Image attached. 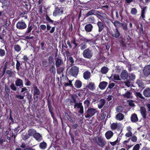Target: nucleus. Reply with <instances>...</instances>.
Returning <instances> with one entry per match:
<instances>
[{"instance_id": "09e8293b", "label": "nucleus", "mask_w": 150, "mask_h": 150, "mask_svg": "<svg viewBox=\"0 0 150 150\" xmlns=\"http://www.w3.org/2000/svg\"><path fill=\"white\" fill-rule=\"evenodd\" d=\"M111 22L113 23L114 25L116 28H117L118 27H120V25H121L122 23H121L117 21H115L114 22L112 21H111Z\"/></svg>"}, {"instance_id": "ea45409f", "label": "nucleus", "mask_w": 150, "mask_h": 150, "mask_svg": "<svg viewBox=\"0 0 150 150\" xmlns=\"http://www.w3.org/2000/svg\"><path fill=\"white\" fill-rule=\"evenodd\" d=\"M39 146L41 149H45L47 146V144L45 142H43L40 144Z\"/></svg>"}, {"instance_id": "20e7f679", "label": "nucleus", "mask_w": 150, "mask_h": 150, "mask_svg": "<svg viewBox=\"0 0 150 150\" xmlns=\"http://www.w3.org/2000/svg\"><path fill=\"white\" fill-rule=\"evenodd\" d=\"M97 109L91 108H88L85 113V116L86 118L92 117L97 112Z\"/></svg>"}, {"instance_id": "37998d69", "label": "nucleus", "mask_w": 150, "mask_h": 150, "mask_svg": "<svg viewBox=\"0 0 150 150\" xmlns=\"http://www.w3.org/2000/svg\"><path fill=\"white\" fill-rule=\"evenodd\" d=\"M48 60L49 64L50 65L52 64H53V65H54V58L53 56H49Z\"/></svg>"}, {"instance_id": "c85d7f7f", "label": "nucleus", "mask_w": 150, "mask_h": 150, "mask_svg": "<svg viewBox=\"0 0 150 150\" xmlns=\"http://www.w3.org/2000/svg\"><path fill=\"white\" fill-rule=\"evenodd\" d=\"M93 3H91V2L89 3V4H88L87 6H88V8L89 9H91L92 8L95 9H98L99 8V6L97 5L95 6H94L93 5H92Z\"/></svg>"}, {"instance_id": "a211bd4d", "label": "nucleus", "mask_w": 150, "mask_h": 150, "mask_svg": "<svg viewBox=\"0 0 150 150\" xmlns=\"http://www.w3.org/2000/svg\"><path fill=\"white\" fill-rule=\"evenodd\" d=\"M143 94L146 97H150V88H146L143 91Z\"/></svg>"}, {"instance_id": "0e129e2a", "label": "nucleus", "mask_w": 150, "mask_h": 150, "mask_svg": "<svg viewBox=\"0 0 150 150\" xmlns=\"http://www.w3.org/2000/svg\"><path fill=\"white\" fill-rule=\"evenodd\" d=\"M5 55V50L2 49H0V56L3 57Z\"/></svg>"}, {"instance_id": "de8ad7c7", "label": "nucleus", "mask_w": 150, "mask_h": 150, "mask_svg": "<svg viewBox=\"0 0 150 150\" xmlns=\"http://www.w3.org/2000/svg\"><path fill=\"white\" fill-rule=\"evenodd\" d=\"M122 27V29L124 31L128 29L127 24L125 22L122 23L121 25H120V27Z\"/></svg>"}, {"instance_id": "338daca9", "label": "nucleus", "mask_w": 150, "mask_h": 150, "mask_svg": "<svg viewBox=\"0 0 150 150\" xmlns=\"http://www.w3.org/2000/svg\"><path fill=\"white\" fill-rule=\"evenodd\" d=\"M14 49L17 52H19L21 50L20 47L18 45H15L14 46Z\"/></svg>"}, {"instance_id": "f257e3e1", "label": "nucleus", "mask_w": 150, "mask_h": 150, "mask_svg": "<svg viewBox=\"0 0 150 150\" xmlns=\"http://www.w3.org/2000/svg\"><path fill=\"white\" fill-rule=\"evenodd\" d=\"M77 95L76 94L71 95L70 99V104L72 106H73L75 109H79L78 113L81 115H83L84 113L83 107L82 103L80 102H78L76 100Z\"/></svg>"}, {"instance_id": "c756f323", "label": "nucleus", "mask_w": 150, "mask_h": 150, "mask_svg": "<svg viewBox=\"0 0 150 150\" xmlns=\"http://www.w3.org/2000/svg\"><path fill=\"white\" fill-rule=\"evenodd\" d=\"M108 84V82L103 81L100 83L99 87L101 89L103 90L105 88Z\"/></svg>"}, {"instance_id": "9b49d317", "label": "nucleus", "mask_w": 150, "mask_h": 150, "mask_svg": "<svg viewBox=\"0 0 150 150\" xmlns=\"http://www.w3.org/2000/svg\"><path fill=\"white\" fill-rule=\"evenodd\" d=\"M65 54L67 58V62L70 63L71 65L74 64V60L73 57L71 56V53L68 50L65 51Z\"/></svg>"}, {"instance_id": "4be33fe9", "label": "nucleus", "mask_w": 150, "mask_h": 150, "mask_svg": "<svg viewBox=\"0 0 150 150\" xmlns=\"http://www.w3.org/2000/svg\"><path fill=\"white\" fill-rule=\"evenodd\" d=\"M128 74L125 70H123L121 72L120 74L121 78L123 80H125L128 77Z\"/></svg>"}, {"instance_id": "7c9ffc66", "label": "nucleus", "mask_w": 150, "mask_h": 150, "mask_svg": "<svg viewBox=\"0 0 150 150\" xmlns=\"http://www.w3.org/2000/svg\"><path fill=\"white\" fill-rule=\"evenodd\" d=\"M87 87L91 91H93L95 89V84L94 82H91L88 84Z\"/></svg>"}, {"instance_id": "5701e85b", "label": "nucleus", "mask_w": 150, "mask_h": 150, "mask_svg": "<svg viewBox=\"0 0 150 150\" xmlns=\"http://www.w3.org/2000/svg\"><path fill=\"white\" fill-rule=\"evenodd\" d=\"M55 64L57 68H58L63 64V61L62 59L57 58L56 59Z\"/></svg>"}, {"instance_id": "f03ea898", "label": "nucleus", "mask_w": 150, "mask_h": 150, "mask_svg": "<svg viewBox=\"0 0 150 150\" xmlns=\"http://www.w3.org/2000/svg\"><path fill=\"white\" fill-rule=\"evenodd\" d=\"M94 143L101 147H103L106 144V141L102 137H96L94 139Z\"/></svg>"}, {"instance_id": "393cba45", "label": "nucleus", "mask_w": 150, "mask_h": 150, "mask_svg": "<svg viewBox=\"0 0 150 150\" xmlns=\"http://www.w3.org/2000/svg\"><path fill=\"white\" fill-rule=\"evenodd\" d=\"M4 96L6 98H9L10 95V89L9 87L5 85V86Z\"/></svg>"}, {"instance_id": "1a4fd4ad", "label": "nucleus", "mask_w": 150, "mask_h": 150, "mask_svg": "<svg viewBox=\"0 0 150 150\" xmlns=\"http://www.w3.org/2000/svg\"><path fill=\"white\" fill-rule=\"evenodd\" d=\"M79 71V68L74 66L70 69L69 73L70 75L72 76H77Z\"/></svg>"}, {"instance_id": "5fc2aeb1", "label": "nucleus", "mask_w": 150, "mask_h": 150, "mask_svg": "<svg viewBox=\"0 0 150 150\" xmlns=\"http://www.w3.org/2000/svg\"><path fill=\"white\" fill-rule=\"evenodd\" d=\"M123 108L122 106H118L116 108V111L119 113L123 112Z\"/></svg>"}, {"instance_id": "2eb2a0df", "label": "nucleus", "mask_w": 150, "mask_h": 150, "mask_svg": "<svg viewBox=\"0 0 150 150\" xmlns=\"http://www.w3.org/2000/svg\"><path fill=\"white\" fill-rule=\"evenodd\" d=\"M140 112L142 117L144 119L146 117V108L143 106L140 108Z\"/></svg>"}, {"instance_id": "3c124183", "label": "nucleus", "mask_w": 150, "mask_h": 150, "mask_svg": "<svg viewBox=\"0 0 150 150\" xmlns=\"http://www.w3.org/2000/svg\"><path fill=\"white\" fill-rule=\"evenodd\" d=\"M68 80V83H64V86L65 87H67V86H70L71 87H73L74 86L72 84V81L69 80V79L67 78Z\"/></svg>"}, {"instance_id": "39448f33", "label": "nucleus", "mask_w": 150, "mask_h": 150, "mask_svg": "<svg viewBox=\"0 0 150 150\" xmlns=\"http://www.w3.org/2000/svg\"><path fill=\"white\" fill-rule=\"evenodd\" d=\"M65 116L71 123H73L75 120V116L70 111L64 112Z\"/></svg>"}, {"instance_id": "13d9d810", "label": "nucleus", "mask_w": 150, "mask_h": 150, "mask_svg": "<svg viewBox=\"0 0 150 150\" xmlns=\"http://www.w3.org/2000/svg\"><path fill=\"white\" fill-rule=\"evenodd\" d=\"M129 80L133 81L135 79V75L134 74L131 73L129 76Z\"/></svg>"}, {"instance_id": "4d7b16f0", "label": "nucleus", "mask_w": 150, "mask_h": 150, "mask_svg": "<svg viewBox=\"0 0 150 150\" xmlns=\"http://www.w3.org/2000/svg\"><path fill=\"white\" fill-rule=\"evenodd\" d=\"M46 20L49 23H53L54 21L51 19L49 16L47 15L45 16Z\"/></svg>"}, {"instance_id": "aec40b11", "label": "nucleus", "mask_w": 150, "mask_h": 150, "mask_svg": "<svg viewBox=\"0 0 150 150\" xmlns=\"http://www.w3.org/2000/svg\"><path fill=\"white\" fill-rule=\"evenodd\" d=\"M97 24L98 28V32H100L102 31L103 30L104 27L103 23L100 21H99L97 23Z\"/></svg>"}, {"instance_id": "6ab92c4d", "label": "nucleus", "mask_w": 150, "mask_h": 150, "mask_svg": "<svg viewBox=\"0 0 150 150\" xmlns=\"http://www.w3.org/2000/svg\"><path fill=\"white\" fill-rule=\"evenodd\" d=\"M131 120L132 122H136L138 121V118L136 113L132 114L130 117Z\"/></svg>"}, {"instance_id": "58836bf2", "label": "nucleus", "mask_w": 150, "mask_h": 150, "mask_svg": "<svg viewBox=\"0 0 150 150\" xmlns=\"http://www.w3.org/2000/svg\"><path fill=\"white\" fill-rule=\"evenodd\" d=\"M80 40L82 42H84L87 43L88 42H93V39H88L84 37L81 36V38L80 39Z\"/></svg>"}, {"instance_id": "864d4df0", "label": "nucleus", "mask_w": 150, "mask_h": 150, "mask_svg": "<svg viewBox=\"0 0 150 150\" xmlns=\"http://www.w3.org/2000/svg\"><path fill=\"white\" fill-rule=\"evenodd\" d=\"M26 96L29 102H31L32 101V94L29 92H28L26 93Z\"/></svg>"}, {"instance_id": "4468645a", "label": "nucleus", "mask_w": 150, "mask_h": 150, "mask_svg": "<svg viewBox=\"0 0 150 150\" xmlns=\"http://www.w3.org/2000/svg\"><path fill=\"white\" fill-rule=\"evenodd\" d=\"M113 32H112L111 35L113 37L117 38L119 37L121 34L117 28H116L113 30Z\"/></svg>"}, {"instance_id": "f8f14e48", "label": "nucleus", "mask_w": 150, "mask_h": 150, "mask_svg": "<svg viewBox=\"0 0 150 150\" xmlns=\"http://www.w3.org/2000/svg\"><path fill=\"white\" fill-rule=\"evenodd\" d=\"M28 89L26 87H24L21 88V92L23 93V96L21 95H16L15 96V98H18L21 100H23L24 99V95L25 93L26 92Z\"/></svg>"}, {"instance_id": "2f4dec72", "label": "nucleus", "mask_w": 150, "mask_h": 150, "mask_svg": "<svg viewBox=\"0 0 150 150\" xmlns=\"http://www.w3.org/2000/svg\"><path fill=\"white\" fill-rule=\"evenodd\" d=\"M49 71L51 74H52L54 75L55 74L56 71L54 65H52L51 66Z\"/></svg>"}, {"instance_id": "052dcab7", "label": "nucleus", "mask_w": 150, "mask_h": 150, "mask_svg": "<svg viewBox=\"0 0 150 150\" xmlns=\"http://www.w3.org/2000/svg\"><path fill=\"white\" fill-rule=\"evenodd\" d=\"M88 20L89 22L91 23H94L95 21V19L94 17L92 16L89 17L88 18Z\"/></svg>"}, {"instance_id": "72a5a7b5", "label": "nucleus", "mask_w": 150, "mask_h": 150, "mask_svg": "<svg viewBox=\"0 0 150 150\" xmlns=\"http://www.w3.org/2000/svg\"><path fill=\"white\" fill-rule=\"evenodd\" d=\"M132 93L130 91H127L125 94L122 95V96L125 98H131Z\"/></svg>"}, {"instance_id": "473e14b6", "label": "nucleus", "mask_w": 150, "mask_h": 150, "mask_svg": "<svg viewBox=\"0 0 150 150\" xmlns=\"http://www.w3.org/2000/svg\"><path fill=\"white\" fill-rule=\"evenodd\" d=\"M74 85L75 87L77 88H79L82 86V82L79 80H77L75 82Z\"/></svg>"}, {"instance_id": "774afa93", "label": "nucleus", "mask_w": 150, "mask_h": 150, "mask_svg": "<svg viewBox=\"0 0 150 150\" xmlns=\"http://www.w3.org/2000/svg\"><path fill=\"white\" fill-rule=\"evenodd\" d=\"M140 145L139 144H136L133 147L132 150H139Z\"/></svg>"}, {"instance_id": "f3484780", "label": "nucleus", "mask_w": 150, "mask_h": 150, "mask_svg": "<svg viewBox=\"0 0 150 150\" xmlns=\"http://www.w3.org/2000/svg\"><path fill=\"white\" fill-rule=\"evenodd\" d=\"M15 85L17 87H20L21 88L23 87V80L20 79H17L15 81Z\"/></svg>"}, {"instance_id": "6e6552de", "label": "nucleus", "mask_w": 150, "mask_h": 150, "mask_svg": "<svg viewBox=\"0 0 150 150\" xmlns=\"http://www.w3.org/2000/svg\"><path fill=\"white\" fill-rule=\"evenodd\" d=\"M16 27L17 29L23 30L25 29L27 27V25L23 20L18 21L17 23Z\"/></svg>"}, {"instance_id": "69168bd1", "label": "nucleus", "mask_w": 150, "mask_h": 150, "mask_svg": "<svg viewBox=\"0 0 150 150\" xmlns=\"http://www.w3.org/2000/svg\"><path fill=\"white\" fill-rule=\"evenodd\" d=\"M101 71L102 72L103 74H106L107 73L108 71V68H107L106 67H103L101 69Z\"/></svg>"}, {"instance_id": "603ef678", "label": "nucleus", "mask_w": 150, "mask_h": 150, "mask_svg": "<svg viewBox=\"0 0 150 150\" xmlns=\"http://www.w3.org/2000/svg\"><path fill=\"white\" fill-rule=\"evenodd\" d=\"M137 10L136 8H131L130 11V13L131 14L133 15H135L137 14Z\"/></svg>"}, {"instance_id": "f704fd0d", "label": "nucleus", "mask_w": 150, "mask_h": 150, "mask_svg": "<svg viewBox=\"0 0 150 150\" xmlns=\"http://www.w3.org/2000/svg\"><path fill=\"white\" fill-rule=\"evenodd\" d=\"M124 118V115L121 113H119L116 115V118L118 120L121 121Z\"/></svg>"}, {"instance_id": "4c0bfd02", "label": "nucleus", "mask_w": 150, "mask_h": 150, "mask_svg": "<svg viewBox=\"0 0 150 150\" xmlns=\"http://www.w3.org/2000/svg\"><path fill=\"white\" fill-rule=\"evenodd\" d=\"M11 114L12 111L11 110L9 112V117L8 119V121L10 125L13 124L14 123V120L11 116Z\"/></svg>"}, {"instance_id": "423d86ee", "label": "nucleus", "mask_w": 150, "mask_h": 150, "mask_svg": "<svg viewBox=\"0 0 150 150\" xmlns=\"http://www.w3.org/2000/svg\"><path fill=\"white\" fill-rule=\"evenodd\" d=\"M64 7L55 6L53 13V16L56 17L57 16L62 15L64 13Z\"/></svg>"}, {"instance_id": "412c9836", "label": "nucleus", "mask_w": 150, "mask_h": 150, "mask_svg": "<svg viewBox=\"0 0 150 150\" xmlns=\"http://www.w3.org/2000/svg\"><path fill=\"white\" fill-rule=\"evenodd\" d=\"M147 7L145 6L143 8L141 7L142 10L141 11V15L140 18L141 17L142 18L144 19L145 17V14L147 11Z\"/></svg>"}, {"instance_id": "680f3d73", "label": "nucleus", "mask_w": 150, "mask_h": 150, "mask_svg": "<svg viewBox=\"0 0 150 150\" xmlns=\"http://www.w3.org/2000/svg\"><path fill=\"white\" fill-rule=\"evenodd\" d=\"M129 140H131L132 142H136L137 141V138L135 135H133L129 138Z\"/></svg>"}, {"instance_id": "bf43d9fd", "label": "nucleus", "mask_w": 150, "mask_h": 150, "mask_svg": "<svg viewBox=\"0 0 150 150\" xmlns=\"http://www.w3.org/2000/svg\"><path fill=\"white\" fill-rule=\"evenodd\" d=\"M13 83H12L10 87L11 89L13 91H16L17 90V87Z\"/></svg>"}, {"instance_id": "0eeeda50", "label": "nucleus", "mask_w": 150, "mask_h": 150, "mask_svg": "<svg viewBox=\"0 0 150 150\" xmlns=\"http://www.w3.org/2000/svg\"><path fill=\"white\" fill-rule=\"evenodd\" d=\"M92 50L89 48H87L84 50L83 52V56L86 58L91 59L93 56Z\"/></svg>"}, {"instance_id": "bb28decb", "label": "nucleus", "mask_w": 150, "mask_h": 150, "mask_svg": "<svg viewBox=\"0 0 150 150\" xmlns=\"http://www.w3.org/2000/svg\"><path fill=\"white\" fill-rule=\"evenodd\" d=\"M105 103V100L104 99H101L100 100L99 103L98 105V108L100 109H101L103 107Z\"/></svg>"}, {"instance_id": "b1692460", "label": "nucleus", "mask_w": 150, "mask_h": 150, "mask_svg": "<svg viewBox=\"0 0 150 150\" xmlns=\"http://www.w3.org/2000/svg\"><path fill=\"white\" fill-rule=\"evenodd\" d=\"M83 76L85 80H88L91 77V73L88 71H85L83 73Z\"/></svg>"}, {"instance_id": "6e6d98bb", "label": "nucleus", "mask_w": 150, "mask_h": 150, "mask_svg": "<svg viewBox=\"0 0 150 150\" xmlns=\"http://www.w3.org/2000/svg\"><path fill=\"white\" fill-rule=\"evenodd\" d=\"M129 141H130L129 139V138H128L127 140H125V141H124V142H122V143L124 144H126V146H127L128 147L129 149L131 148L133 145V144H132V145H131V144L127 145V143H128V142H129Z\"/></svg>"}, {"instance_id": "cd10ccee", "label": "nucleus", "mask_w": 150, "mask_h": 150, "mask_svg": "<svg viewBox=\"0 0 150 150\" xmlns=\"http://www.w3.org/2000/svg\"><path fill=\"white\" fill-rule=\"evenodd\" d=\"M113 132L110 130L107 132L105 134V137L108 139H110L113 136Z\"/></svg>"}, {"instance_id": "e2e57ef3", "label": "nucleus", "mask_w": 150, "mask_h": 150, "mask_svg": "<svg viewBox=\"0 0 150 150\" xmlns=\"http://www.w3.org/2000/svg\"><path fill=\"white\" fill-rule=\"evenodd\" d=\"M79 46L81 50H83L86 47L85 42H83Z\"/></svg>"}, {"instance_id": "c9c22d12", "label": "nucleus", "mask_w": 150, "mask_h": 150, "mask_svg": "<svg viewBox=\"0 0 150 150\" xmlns=\"http://www.w3.org/2000/svg\"><path fill=\"white\" fill-rule=\"evenodd\" d=\"M96 12V10L93 9H91L86 13V17H88L90 16L95 15Z\"/></svg>"}, {"instance_id": "8fccbe9b", "label": "nucleus", "mask_w": 150, "mask_h": 150, "mask_svg": "<svg viewBox=\"0 0 150 150\" xmlns=\"http://www.w3.org/2000/svg\"><path fill=\"white\" fill-rule=\"evenodd\" d=\"M134 95L137 97H139L144 100L145 99V98L143 97L142 94L140 92H135L134 93Z\"/></svg>"}, {"instance_id": "a878e982", "label": "nucleus", "mask_w": 150, "mask_h": 150, "mask_svg": "<svg viewBox=\"0 0 150 150\" xmlns=\"http://www.w3.org/2000/svg\"><path fill=\"white\" fill-rule=\"evenodd\" d=\"M33 137L38 142H40L42 139V136L38 132H36L34 135Z\"/></svg>"}, {"instance_id": "a18cd8bd", "label": "nucleus", "mask_w": 150, "mask_h": 150, "mask_svg": "<svg viewBox=\"0 0 150 150\" xmlns=\"http://www.w3.org/2000/svg\"><path fill=\"white\" fill-rule=\"evenodd\" d=\"M136 83L138 85L139 88H142L144 87V84L143 83L139 80H137L136 81Z\"/></svg>"}, {"instance_id": "7ed1b4c3", "label": "nucleus", "mask_w": 150, "mask_h": 150, "mask_svg": "<svg viewBox=\"0 0 150 150\" xmlns=\"http://www.w3.org/2000/svg\"><path fill=\"white\" fill-rule=\"evenodd\" d=\"M33 91V98L35 102H37L40 94V91L38 87L35 85H33V87L32 88L31 91Z\"/></svg>"}, {"instance_id": "49530a36", "label": "nucleus", "mask_w": 150, "mask_h": 150, "mask_svg": "<svg viewBox=\"0 0 150 150\" xmlns=\"http://www.w3.org/2000/svg\"><path fill=\"white\" fill-rule=\"evenodd\" d=\"M83 103L84 105L85 109L86 110L89 107L90 102L87 99L84 101Z\"/></svg>"}, {"instance_id": "ddd939ff", "label": "nucleus", "mask_w": 150, "mask_h": 150, "mask_svg": "<svg viewBox=\"0 0 150 150\" xmlns=\"http://www.w3.org/2000/svg\"><path fill=\"white\" fill-rule=\"evenodd\" d=\"M143 73L145 76H148L150 75V65L146 66L144 68Z\"/></svg>"}, {"instance_id": "e433bc0d", "label": "nucleus", "mask_w": 150, "mask_h": 150, "mask_svg": "<svg viewBox=\"0 0 150 150\" xmlns=\"http://www.w3.org/2000/svg\"><path fill=\"white\" fill-rule=\"evenodd\" d=\"M57 73L60 74H63L64 71L65 69V67L64 66H62V67H59L58 68H57Z\"/></svg>"}, {"instance_id": "9d476101", "label": "nucleus", "mask_w": 150, "mask_h": 150, "mask_svg": "<svg viewBox=\"0 0 150 150\" xmlns=\"http://www.w3.org/2000/svg\"><path fill=\"white\" fill-rule=\"evenodd\" d=\"M27 27V29L25 33V35H28L31 34V32L33 29L34 25L31 23H29Z\"/></svg>"}, {"instance_id": "a19ab883", "label": "nucleus", "mask_w": 150, "mask_h": 150, "mask_svg": "<svg viewBox=\"0 0 150 150\" xmlns=\"http://www.w3.org/2000/svg\"><path fill=\"white\" fill-rule=\"evenodd\" d=\"M36 133V131L33 129H30L28 131V134L30 136H34V135Z\"/></svg>"}, {"instance_id": "c03bdc74", "label": "nucleus", "mask_w": 150, "mask_h": 150, "mask_svg": "<svg viewBox=\"0 0 150 150\" xmlns=\"http://www.w3.org/2000/svg\"><path fill=\"white\" fill-rule=\"evenodd\" d=\"M50 112V113L52 117V118L54 117V113L53 112V108L52 106H50L48 107Z\"/></svg>"}, {"instance_id": "79ce46f5", "label": "nucleus", "mask_w": 150, "mask_h": 150, "mask_svg": "<svg viewBox=\"0 0 150 150\" xmlns=\"http://www.w3.org/2000/svg\"><path fill=\"white\" fill-rule=\"evenodd\" d=\"M110 127L112 130H114L117 128L118 124L117 123H113L110 125Z\"/></svg>"}, {"instance_id": "dca6fc26", "label": "nucleus", "mask_w": 150, "mask_h": 150, "mask_svg": "<svg viewBox=\"0 0 150 150\" xmlns=\"http://www.w3.org/2000/svg\"><path fill=\"white\" fill-rule=\"evenodd\" d=\"M93 28V26L91 23L86 24L85 27L84 29L87 32H89L92 31Z\"/></svg>"}]
</instances>
